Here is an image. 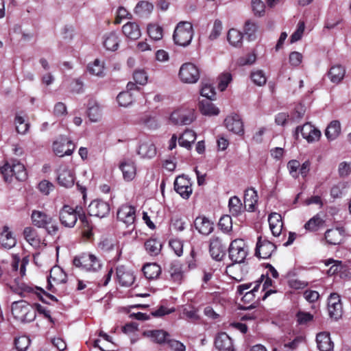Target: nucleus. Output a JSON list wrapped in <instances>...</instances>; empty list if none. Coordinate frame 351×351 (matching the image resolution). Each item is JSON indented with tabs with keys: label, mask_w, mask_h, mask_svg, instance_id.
<instances>
[{
	"label": "nucleus",
	"mask_w": 351,
	"mask_h": 351,
	"mask_svg": "<svg viewBox=\"0 0 351 351\" xmlns=\"http://www.w3.org/2000/svg\"><path fill=\"white\" fill-rule=\"evenodd\" d=\"M193 36V25L188 21L180 22L177 25L173 36L176 44L183 47L191 43Z\"/></svg>",
	"instance_id": "f257e3e1"
},
{
	"label": "nucleus",
	"mask_w": 351,
	"mask_h": 351,
	"mask_svg": "<svg viewBox=\"0 0 351 351\" xmlns=\"http://www.w3.org/2000/svg\"><path fill=\"white\" fill-rule=\"evenodd\" d=\"M12 313L19 321L29 322L36 317L32 307L25 301L14 302L12 304Z\"/></svg>",
	"instance_id": "f03ea898"
},
{
	"label": "nucleus",
	"mask_w": 351,
	"mask_h": 351,
	"mask_svg": "<svg viewBox=\"0 0 351 351\" xmlns=\"http://www.w3.org/2000/svg\"><path fill=\"white\" fill-rule=\"evenodd\" d=\"M73 263L75 267L86 271H98L102 266L100 260L91 254L76 256L74 258Z\"/></svg>",
	"instance_id": "7ed1b4c3"
},
{
	"label": "nucleus",
	"mask_w": 351,
	"mask_h": 351,
	"mask_svg": "<svg viewBox=\"0 0 351 351\" xmlns=\"http://www.w3.org/2000/svg\"><path fill=\"white\" fill-rule=\"evenodd\" d=\"M228 254L233 263H243L247 254V249L244 241L242 239L232 241L229 246Z\"/></svg>",
	"instance_id": "20e7f679"
},
{
	"label": "nucleus",
	"mask_w": 351,
	"mask_h": 351,
	"mask_svg": "<svg viewBox=\"0 0 351 351\" xmlns=\"http://www.w3.org/2000/svg\"><path fill=\"white\" fill-rule=\"evenodd\" d=\"M178 76L182 82L193 84L199 79V71L194 64L186 62L180 66Z\"/></svg>",
	"instance_id": "39448f33"
},
{
	"label": "nucleus",
	"mask_w": 351,
	"mask_h": 351,
	"mask_svg": "<svg viewBox=\"0 0 351 351\" xmlns=\"http://www.w3.org/2000/svg\"><path fill=\"white\" fill-rule=\"evenodd\" d=\"M78 215L77 210L67 204L64 205L58 212V218L60 223L69 228L75 226Z\"/></svg>",
	"instance_id": "423d86ee"
},
{
	"label": "nucleus",
	"mask_w": 351,
	"mask_h": 351,
	"mask_svg": "<svg viewBox=\"0 0 351 351\" xmlns=\"http://www.w3.org/2000/svg\"><path fill=\"white\" fill-rule=\"evenodd\" d=\"M75 149V145L72 141L64 136H60L53 143V150L59 157L71 156Z\"/></svg>",
	"instance_id": "0eeeda50"
},
{
	"label": "nucleus",
	"mask_w": 351,
	"mask_h": 351,
	"mask_svg": "<svg viewBox=\"0 0 351 351\" xmlns=\"http://www.w3.org/2000/svg\"><path fill=\"white\" fill-rule=\"evenodd\" d=\"M57 180L60 186L70 188L75 183V175L67 165H62L57 170Z\"/></svg>",
	"instance_id": "6e6552de"
},
{
	"label": "nucleus",
	"mask_w": 351,
	"mask_h": 351,
	"mask_svg": "<svg viewBox=\"0 0 351 351\" xmlns=\"http://www.w3.org/2000/svg\"><path fill=\"white\" fill-rule=\"evenodd\" d=\"M276 246L266 239H263L262 237H258L256 243L255 255L261 258H269L272 253L276 250Z\"/></svg>",
	"instance_id": "1a4fd4ad"
},
{
	"label": "nucleus",
	"mask_w": 351,
	"mask_h": 351,
	"mask_svg": "<svg viewBox=\"0 0 351 351\" xmlns=\"http://www.w3.org/2000/svg\"><path fill=\"white\" fill-rule=\"evenodd\" d=\"M88 213L91 216L103 218L109 214L110 206L101 199H95L88 205Z\"/></svg>",
	"instance_id": "9d476101"
},
{
	"label": "nucleus",
	"mask_w": 351,
	"mask_h": 351,
	"mask_svg": "<svg viewBox=\"0 0 351 351\" xmlns=\"http://www.w3.org/2000/svg\"><path fill=\"white\" fill-rule=\"evenodd\" d=\"M174 189L184 199H188L192 193V184L185 176H178L174 182Z\"/></svg>",
	"instance_id": "9b49d317"
},
{
	"label": "nucleus",
	"mask_w": 351,
	"mask_h": 351,
	"mask_svg": "<svg viewBox=\"0 0 351 351\" xmlns=\"http://www.w3.org/2000/svg\"><path fill=\"white\" fill-rule=\"evenodd\" d=\"M195 119L193 110L180 109L171 113L170 120L177 125H189Z\"/></svg>",
	"instance_id": "f8f14e48"
},
{
	"label": "nucleus",
	"mask_w": 351,
	"mask_h": 351,
	"mask_svg": "<svg viewBox=\"0 0 351 351\" xmlns=\"http://www.w3.org/2000/svg\"><path fill=\"white\" fill-rule=\"evenodd\" d=\"M299 132L301 133L302 137L308 143H313L318 141L321 136L320 131L309 123H306L302 126L297 127L295 130V135L298 136Z\"/></svg>",
	"instance_id": "ddd939ff"
},
{
	"label": "nucleus",
	"mask_w": 351,
	"mask_h": 351,
	"mask_svg": "<svg viewBox=\"0 0 351 351\" xmlns=\"http://www.w3.org/2000/svg\"><path fill=\"white\" fill-rule=\"evenodd\" d=\"M117 219L130 226L134 223L136 219V210L132 206L123 204L119 207L117 211Z\"/></svg>",
	"instance_id": "4468645a"
},
{
	"label": "nucleus",
	"mask_w": 351,
	"mask_h": 351,
	"mask_svg": "<svg viewBox=\"0 0 351 351\" xmlns=\"http://www.w3.org/2000/svg\"><path fill=\"white\" fill-rule=\"evenodd\" d=\"M226 128L234 134L242 135L244 133L243 123L239 115L232 114L224 120Z\"/></svg>",
	"instance_id": "2eb2a0df"
},
{
	"label": "nucleus",
	"mask_w": 351,
	"mask_h": 351,
	"mask_svg": "<svg viewBox=\"0 0 351 351\" xmlns=\"http://www.w3.org/2000/svg\"><path fill=\"white\" fill-rule=\"evenodd\" d=\"M137 154L142 158L151 159L156 155V148L149 140L141 141L137 149Z\"/></svg>",
	"instance_id": "dca6fc26"
},
{
	"label": "nucleus",
	"mask_w": 351,
	"mask_h": 351,
	"mask_svg": "<svg viewBox=\"0 0 351 351\" xmlns=\"http://www.w3.org/2000/svg\"><path fill=\"white\" fill-rule=\"evenodd\" d=\"M117 277L119 284L123 287H130L134 281L132 272L127 269L123 265L117 267Z\"/></svg>",
	"instance_id": "f3484780"
},
{
	"label": "nucleus",
	"mask_w": 351,
	"mask_h": 351,
	"mask_svg": "<svg viewBox=\"0 0 351 351\" xmlns=\"http://www.w3.org/2000/svg\"><path fill=\"white\" fill-rule=\"evenodd\" d=\"M215 345L219 351H234L232 339L225 332L216 337Z\"/></svg>",
	"instance_id": "a211bd4d"
},
{
	"label": "nucleus",
	"mask_w": 351,
	"mask_h": 351,
	"mask_svg": "<svg viewBox=\"0 0 351 351\" xmlns=\"http://www.w3.org/2000/svg\"><path fill=\"white\" fill-rule=\"evenodd\" d=\"M194 224L196 230L204 235L210 234L214 230L213 223L205 217H197Z\"/></svg>",
	"instance_id": "6ab92c4d"
},
{
	"label": "nucleus",
	"mask_w": 351,
	"mask_h": 351,
	"mask_svg": "<svg viewBox=\"0 0 351 351\" xmlns=\"http://www.w3.org/2000/svg\"><path fill=\"white\" fill-rule=\"evenodd\" d=\"M268 222L273 235L274 237L279 236L283 226L281 215L276 213L270 214L268 217Z\"/></svg>",
	"instance_id": "aec40b11"
},
{
	"label": "nucleus",
	"mask_w": 351,
	"mask_h": 351,
	"mask_svg": "<svg viewBox=\"0 0 351 351\" xmlns=\"http://www.w3.org/2000/svg\"><path fill=\"white\" fill-rule=\"evenodd\" d=\"M119 168L125 181H131L135 178L136 169L133 161L124 160L120 164Z\"/></svg>",
	"instance_id": "412c9836"
},
{
	"label": "nucleus",
	"mask_w": 351,
	"mask_h": 351,
	"mask_svg": "<svg viewBox=\"0 0 351 351\" xmlns=\"http://www.w3.org/2000/svg\"><path fill=\"white\" fill-rule=\"evenodd\" d=\"M224 247L219 237H213L210 241L209 251L211 256L215 260H221L224 252Z\"/></svg>",
	"instance_id": "4be33fe9"
},
{
	"label": "nucleus",
	"mask_w": 351,
	"mask_h": 351,
	"mask_svg": "<svg viewBox=\"0 0 351 351\" xmlns=\"http://www.w3.org/2000/svg\"><path fill=\"white\" fill-rule=\"evenodd\" d=\"M316 341L317 348L320 351H331L333 349L334 344L328 332H323L317 334Z\"/></svg>",
	"instance_id": "5701e85b"
},
{
	"label": "nucleus",
	"mask_w": 351,
	"mask_h": 351,
	"mask_svg": "<svg viewBox=\"0 0 351 351\" xmlns=\"http://www.w3.org/2000/svg\"><path fill=\"white\" fill-rule=\"evenodd\" d=\"M47 280V289L51 290L52 287L51 281L57 284L65 283L66 282V275L60 267H55L51 269Z\"/></svg>",
	"instance_id": "b1692460"
},
{
	"label": "nucleus",
	"mask_w": 351,
	"mask_h": 351,
	"mask_svg": "<svg viewBox=\"0 0 351 351\" xmlns=\"http://www.w3.org/2000/svg\"><path fill=\"white\" fill-rule=\"evenodd\" d=\"M123 34L130 39L137 40L141 36L139 25L134 22H128L122 27Z\"/></svg>",
	"instance_id": "393cba45"
},
{
	"label": "nucleus",
	"mask_w": 351,
	"mask_h": 351,
	"mask_svg": "<svg viewBox=\"0 0 351 351\" xmlns=\"http://www.w3.org/2000/svg\"><path fill=\"white\" fill-rule=\"evenodd\" d=\"M143 335L158 344L167 342L169 336V333L163 330H146L143 332Z\"/></svg>",
	"instance_id": "a878e982"
},
{
	"label": "nucleus",
	"mask_w": 351,
	"mask_h": 351,
	"mask_svg": "<svg viewBox=\"0 0 351 351\" xmlns=\"http://www.w3.org/2000/svg\"><path fill=\"white\" fill-rule=\"evenodd\" d=\"M324 236L326 242L330 245H339L343 239V231L339 228L328 230Z\"/></svg>",
	"instance_id": "bb28decb"
},
{
	"label": "nucleus",
	"mask_w": 351,
	"mask_h": 351,
	"mask_svg": "<svg viewBox=\"0 0 351 351\" xmlns=\"http://www.w3.org/2000/svg\"><path fill=\"white\" fill-rule=\"evenodd\" d=\"M31 218L32 223L35 226L40 228L49 223L51 221V216L40 210H33Z\"/></svg>",
	"instance_id": "cd10ccee"
},
{
	"label": "nucleus",
	"mask_w": 351,
	"mask_h": 351,
	"mask_svg": "<svg viewBox=\"0 0 351 351\" xmlns=\"http://www.w3.org/2000/svg\"><path fill=\"white\" fill-rule=\"evenodd\" d=\"M199 108L202 114L208 116L217 115L219 110L212 102L211 100L204 99L199 103Z\"/></svg>",
	"instance_id": "c85d7f7f"
},
{
	"label": "nucleus",
	"mask_w": 351,
	"mask_h": 351,
	"mask_svg": "<svg viewBox=\"0 0 351 351\" xmlns=\"http://www.w3.org/2000/svg\"><path fill=\"white\" fill-rule=\"evenodd\" d=\"M0 241L2 246L10 249L15 246L16 241L8 226H4L1 234Z\"/></svg>",
	"instance_id": "c756f323"
},
{
	"label": "nucleus",
	"mask_w": 351,
	"mask_h": 351,
	"mask_svg": "<svg viewBox=\"0 0 351 351\" xmlns=\"http://www.w3.org/2000/svg\"><path fill=\"white\" fill-rule=\"evenodd\" d=\"M23 235L25 240L34 247H38L40 244V239L36 230L32 227H26L23 230Z\"/></svg>",
	"instance_id": "7c9ffc66"
},
{
	"label": "nucleus",
	"mask_w": 351,
	"mask_h": 351,
	"mask_svg": "<svg viewBox=\"0 0 351 351\" xmlns=\"http://www.w3.org/2000/svg\"><path fill=\"white\" fill-rule=\"evenodd\" d=\"M119 40L115 32H109L104 36V46L107 50L115 51L118 49Z\"/></svg>",
	"instance_id": "2f4dec72"
},
{
	"label": "nucleus",
	"mask_w": 351,
	"mask_h": 351,
	"mask_svg": "<svg viewBox=\"0 0 351 351\" xmlns=\"http://www.w3.org/2000/svg\"><path fill=\"white\" fill-rule=\"evenodd\" d=\"M196 140L195 133L191 130H186L178 139L180 146L190 149L191 145Z\"/></svg>",
	"instance_id": "473e14b6"
},
{
	"label": "nucleus",
	"mask_w": 351,
	"mask_h": 351,
	"mask_svg": "<svg viewBox=\"0 0 351 351\" xmlns=\"http://www.w3.org/2000/svg\"><path fill=\"white\" fill-rule=\"evenodd\" d=\"M153 9L154 5L152 3L146 1H141L136 4L134 12L140 17H145L152 12Z\"/></svg>",
	"instance_id": "72a5a7b5"
},
{
	"label": "nucleus",
	"mask_w": 351,
	"mask_h": 351,
	"mask_svg": "<svg viewBox=\"0 0 351 351\" xmlns=\"http://www.w3.org/2000/svg\"><path fill=\"white\" fill-rule=\"evenodd\" d=\"M143 271L145 276L147 279L156 278L161 272V269L159 265L156 263H147L144 265Z\"/></svg>",
	"instance_id": "f704fd0d"
},
{
	"label": "nucleus",
	"mask_w": 351,
	"mask_h": 351,
	"mask_svg": "<svg viewBox=\"0 0 351 351\" xmlns=\"http://www.w3.org/2000/svg\"><path fill=\"white\" fill-rule=\"evenodd\" d=\"M345 69L341 65H335L330 68L328 72V77L333 83H339L344 77Z\"/></svg>",
	"instance_id": "c9c22d12"
},
{
	"label": "nucleus",
	"mask_w": 351,
	"mask_h": 351,
	"mask_svg": "<svg viewBox=\"0 0 351 351\" xmlns=\"http://www.w3.org/2000/svg\"><path fill=\"white\" fill-rule=\"evenodd\" d=\"M162 247L161 243L156 239H149L145 243V248L151 256L158 255Z\"/></svg>",
	"instance_id": "e433bc0d"
},
{
	"label": "nucleus",
	"mask_w": 351,
	"mask_h": 351,
	"mask_svg": "<svg viewBox=\"0 0 351 351\" xmlns=\"http://www.w3.org/2000/svg\"><path fill=\"white\" fill-rule=\"evenodd\" d=\"M341 124L338 121H332L327 127L325 135L329 140L335 139L340 134Z\"/></svg>",
	"instance_id": "4c0bfd02"
},
{
	"label": "nucleus",
	"mask_w": 351,
	"mask_h": 351,
	"mask_svg": "<svg viewBox=\"0 0 351 351\" xmlns=\"http://www.w3.org/2000/svg\"><path fill=\"white\" fill-rule=\"evenodd\" d=\"M88 116L92 122L98 121L101 117V110L100 106L93 101L88 104Z\"/></svg>",
	"instance_id": "58836bf2"
},
{
	"label": "nucleus",
	"mask_w": 351,
	"mask_h": 351,
	"mask_svg": "<svg viewBox=\"0 0 351 351\" xmlns=\"http://www.w3.org/2000/svg\"><path fill=\"white\" fill-rule=\"evenodd\" d=\"M147 34L152 40H160L163 36V29L159 25L151 23L147 25Z\"/></svg>",
	"instance_id": "ea45409f"
},
{
	"label": "nucleus",
	"mask_w": 351,
	"mask_h": 351,
	"mask_svg": "<svg viewBox=\"0 0 351 351\" xmlns=\"http://www.w3.org/2000/svg\"><path fill=\"white\" fill-rule=\"evenodd\" d=\"M88 72L98 77H103L104 75V64L103 62L96 59L93 63H90L87 66Z\"/></svg>",
	"instance_id": "a19ab883"
},
{
	"label": "nucleus",
	"mask_w": 351,
	"mask_h": 351,
	"mask_svg": "<svg viewBox=\"0 0 351 351\" xmlns=\"http://www.w3.org/2000/svg\"><path fill=\"white\" fill-rule=\"evenodd\" d=\"M12 176L19 181H23L27 178V172L23 164L17 162L12 165Z\"/></svg>",
	"instance_id": "79ce46f5"
},
{
	"label": "nucleus",
	"mask_w": 351,
	"mask_h": 351,
	"mask_svg": "<svg viewBox=\"0 0 351 351\" xmlns=\"http://www.w3.org/2000/svg\"><path fill=\"white\" fill-rule=\"evenodd\" d=\"M258 195L255 190L246 191L244 197L245 206H247V210L252 212L254 209V205L257 202Z\"/></svg>",
	"instance_id": "37998d69"
},
{
	"label": "nucleus",
	"mask_w": 351,
	"mask_h": 351,
	"mask_svg": "<svg viewBox=\"0 0 351 351\" xmlns=\"http://www.w3.org/2000/svg\"><path fill=\"white\" fill-rule=\"evenodd\" d=\"M324 263L326 266L332 265L329 269L327 271V274L329 276H332L337 274L342 269L343 265L341 261L335 260L333 258H328L324 260Z\"/></svg>",
	"instance_id": "c03bdc74"
},
{
	"label": "nucleus",
	"mask_w": 351,
	"mask_h": 351,
	"mask_svg": "<svg viewBox=\"0 0 351 351\" xmlns=\"http://www.w3.org/2000/svg\"><path fill=\"white\" fill-rule=\"evenodd\" d=\"M258 31L257 24L250 20L247 21L244 26L245 35L247 36L249 40H255L256 36V34Z\"/></svg>",
	"instance_id": "a18cd8bd"
},
{
	"label": "nucleus",
	"mask_w": 351,
	"mask_h": 351,
	"mask_svg": "<svg viewBox=\"0 0 351 351\" xmlns=\"http://www.w3.org/2000/svg\"><path fill=\"white\" fill-rule=\"evenodd\" d=\"M324 223L319 214H317L310 219L304 225V228L307 230L316 231Z\"/></svg>",
	"instance_id": "49530a36"
},
{
	"label": "nucleus",
	"mask_w": 351,
	"mask_h": 351,
	"mask_svg": "<svg viewBox=\"0 0 351 351\" xmlns=\"http://www.w3.org/2000/svg\"><path fill=\"white\" fill-rule=\"evenodd\" d=\"M228 40L232 46L237 47L241 44L243 35L236 29H230L228 32Z\"/></svg>",
	"instance_id": "de8ad7c7"
},
{
	"label": "nucleus",
	"mask_w": 351,
	"mask_h": 351,
	"mask_svg": "<svg viewBox=\"0 0 351 351\" xmlns=\"http://www.w3.org/2000/svg\"><path fill=\"white\" fill-rule=\"evenodd\" d=\"M229 209L233 216H238L242 211V203L240 199L234 196L229 199Z\"/></svg>",
	"instance_id": "09e8293b"
},
{
	"label": "nucleus",
	"mask_w": 351,
	"mask_h": 351,
	"mask_svg": "<svg viewBox=\"0 0 351 351\" xmlns=\"http://www.w3.org/2000/svg\"><path fill=\"white\" fill-rule=\"evenodd\" d=\"M117 101L121 106L127 107L133 101L132 94L129 91L120 93L117 97Z\"/></svg>",
	"instance_id": "8fccbe9b"
},
{
	"label": "nucleus",
	"mask_w": 351,
	"mask_h": 351,
	"mask_svg": "<svg viewBox=\"0 0 351 351\" xmlns=\"http://www.w3.org/2000/svg\"><path fill=\"white\" fill-rule=\"evenodd\" d=\"M200 94L207 99L213 100L215 97V88L210 84H204L202 86Z\"/></svg>",
	"instance_id": "3c124183"
},
{
	"label": "nucleus",
	"mask_w": 351,
	"mask_h": 351,
	"mask_svg": "<svg viewBox=\"0 0 351 351\" xmlns=\"http://www.w3.org/2000/svg\"><path fill=\"white\" fill-rule=\"evenodd\" d=\"M15 124L16 130L19 134H24L29 130V124L25 123L24 119L19 115L15 117Z\"/></svg>",
	"instance_id": "603ef678"
},
{
	"label": "nucleus",
	"mask_w": 351,
	"mask_h": 351,
	"mask_svg": "<svg viewBox=\"0 0 351 351\" xmlns=\"http://www.w3.org/2000/svg\"><path fill=\"white\" fill-rule=\"evenodd\" d=\"M251 79L258 86H263L266 83L267 79L265 73L261 70L254 71L251 73Z\"/></svg>",
	"instance_id": "864d4df0"
},
{
	"label": "nucleus",
	"mask_w": 351,
	"mask_h": 351,
	"mask_svg": "<svg viewBox=\"0 0 351 351\" xmlns=\"http://www.w3.org/2000/svg\"><path fill=\"white\" fill-rule=\"evenodd\" d=\"M252 8L256 16H261L265 14V5L261 0H252Z\"/></svg>",
	"instance_id": "5fc2aeb1"
},
{
	"label": "nucleus",
	"mask_w": 351,
	"mask_h": 351,
	"mask_svg": "<svg viewBox=\"0 0 351 351\" xmlns=\"http://www.w3.org/2000/svg\"><path fill=\"white\" fill-rule=\"evenodd\" d=\"M232 75L230 73H222L219 77L218 88L221 91L226 90L229 83L232 81Z\"/></svg>",
	"instance_id": "6e6d98bb"
},
{
	"label": "nucleus",
	"mask_w": 351,
	"mask_h": 351,
	"mask_svg": "<svg viewBox=\"0 0 351 351\" xmlns=\"http://www.w3.org/2000/svg\"><path fill=\"white\" fill-rule=\"evenodd\" d=\"M300 167V164L297 160H291L287 163V169L289 174L292 178L296 179L299 176L298 170Z\"/></svg>",
	"instance_id": "4d7b16f0"
},
{
	"label": "nucleus",
	"mask_w": 351,
	"mask_h": 351,
	"mask_svg": "<svg viewBox=\"0 0 351 351\" xmlns=\"http://www.w3.org/2000/svg\"><path fill=\"white\" fill-rule=\"evenodd\" d=\"M328 313L331 318L337 319L342 315V304H337L336 305H332L328 306Z\"/></svg>",
	"instance_id": "13d9d810"
},
{
	"label": "nucleus",
	"mask_w": 351,
	"mask_h": 351,
	"mask_svg": "<svg viewBox=\"0 0 351 351\" xmlns=\"http://www.w3.org/2000/svg\"><path fill=\"white\" fill-rule=\"evenodd\" d=\"M133 78L136 84L144 85L147 82V75L144 70H136L133 73Z\"/></svg>",
	"instance_id": "bf43d9fd"
},
{
	"label": "nucleus",
	"mask_w": 351,
	"mask_h": 351,
	"mask_svg": "<svg viewBox=\"0 0 351 351\" xmlns=\"http://www.w3.org/2000/svg\"><path fill=\"white\" fill-rule=\"evenodd\" d=\"M219 226L224 232L230 231L232 226L231 217L229 215H224L221 217L219 221Z\"/></svg>",
	"instance_id": "052dcab7"
},
{
	"label": "nucleus",
	"mask_w": 351,
	"mask_h": 351,
	"mask_svg": "<svg viewBox=\"0 0 351 351\" xmlns=\"http://www.w3.org/2000/svg\"><path fill=\"white\" fill-rule=\"evenodd\" d=\"M305 28V24L303 21H300L297 29L291 36V43H293L301 39Z\"/></svg>",
	"instance_id": "680f3d73"
},
{
	"label": "nucleus",
	"mask_w": 351,
	"mask_h": 351,
	"mask_svg": "<svg viewBox=\"0 0 351 351\" xmlns=\"http://www.w3.org/2000/svg\"><path fill=\"white\" fill-rule=\"evenodd\" d=\"M29 343V339L25 336H22L15 339V346L19 351H25Z\"/></svg>",
	"instance_id": "e2e57ef3"
},
{
	"label": "nucleus",
	"mask_w": 351,
	"mask_h": 351,
	"mask_svg": "<svg viewBox=\"0 0 351 351\" xmlns=\"http://www.w3.org/2000/svg\"><path fill=\"white\" fill-rule=\"evenodd\" d=\"M221 22L219 20H215L213 24L212 31L209 35V39L211 40L217 39L221 34Z\"/></svg>",
	"instance_id": "0e129e2a"
},
{
	"label": "nucleus",
	"mask_w": 351,
	"mask_h": 351,
	"mask_svg": "<svg viewBox=\"0 0 351 351\" xmlns=\"http://www.w3.org/2000/svg\"><path fill=\"white\" fill-rule=\"evenodd\" d=\"M169 273H170L171 279L174 282L180 283V282L182 279V277H183V274H182V271L180 267L172 266L170 268Z\"/></svg>",
	"instance_id": "69168bd1"
},
{
	"label": "nucleus",
	"mask_w": 351,
	"mask_h": 351,
	"mask_svg": "<svg viewBox=\"0 0 351 351\" xmlns=\"http://www.w3.org/2000/svg\"><path fill=\"white\" fill-rule=\"evenodd\" d=\"M98 246L104 252H110L115 247L116 245L112 239H104L99 243Z\"/></svg>",
	"instance_id": "338daca9"
},
{
	"label": "nucleus",
	"mask_w": 351,
	"mask_h": 351,
	"mask_svg": "<svg viewBox=\"0 0 351 351\" xmlns=\"http://www.w3.org/2000/svg\"><path fill=\"white\" fill-rule=\"evenodd\" d=\"M167 344L172 351H185V346L179 341L175 339H168Z\"/></svg>",
	"instance_id": "774afa93"
}]
</instances>
